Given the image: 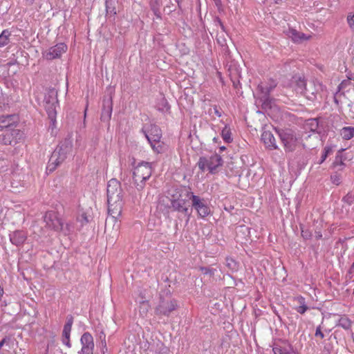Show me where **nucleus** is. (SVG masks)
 Masks as SVG:
<instances>
[{"label": "nucleus", "instance_id": "1", "mask_svg": "<svg viewBox=\"0 0 354 354\" xmlns=\"http://www.w3.org/2000/svg\"><path fill=\"white\" fill-rule=\"evenodd\" d=\"M106 192L108 212L113 218H117L121 214L124 204L120 183L115 178L111 179L107 184Z\"/></svg>", "mask_w": 354, "mask_h": 354}, {"label": "nucleus", "instance_id": "2", "mask_svg": "<svg viewBox=\"0 0 354 354\" xmlns=\"http://www.w3.org/2000/svg\"><path fill=\"white\" fill-rule=\"evenodd\" d=\"M73 142L71 138L62 140L52 153L46 167L47 170L50 172L54 171L66 160L67 155L71 152Z\"/></svg>", "mask_w": 354, "mask_h": 354}, {"label": "nucleus", "instance_id": "3", "mask_svg": "<svg viewBox=\"0 0 354 354\" xmlns=\"http://www.w3.org/2000/svg\"><path fill=\"white\" fill-rule=\"evenodd\" d=\"M278 135L286 153H291L296 150L299 138L295 131L292 129L274 128Z\"/></svg>", "mask_w": 354, "mask_h": 354}, {"label": "nucleus", "instance_id": "4", "mask_svg": "<svg viewBox=\"0 0 354 354\" xmlns=\"http://www.w3.org/2000/svg\"><path fill=\"white\" fill-rule=\"evenodd\" d=\"M151 165L147 162H142L134 167L133 171V180L138 190L143 189L145 181L151 176Z\"/></svg>", "mask_w": 354, "mask_h": 354}, {"label": "nucleus", "instance_id": "5", "mask_svg": "<svg viewBox=\"0 0 354 354\" xmlns=\"http://www.w3.org/2000/svg\"><path fill=\"white\" fill-rule=\"evenodd\" d=\"M44 220L46 223V227L56 232L72 231V227L71 225L66 223V225L64 226L63 220L60 217H59L57 214L55 212H47L44 216Z\"/></svg>", "mask_w": 354, "mask_h": 354}, {"label": "nucleus", "instance_id": "6", "mask_svg": "<svg viewBox=\"0 0 354 354\" xmlns=\"http://www.w3.org/2000/svg\"><path fill=\"white\" fill-rule=\"evenodd\" d=\"M186 198L192 201V206L201 218H205L211 214V209L207 201L194 195L193 192H187Z\"/></svg>", "mask_w": 354, "mask_h": 354}, {"label": "nucleus", "instance_id": "7", "mask_svg": "<svg viewBox=\"0 0 354 354\" xmlns=\"http://www.w3.org/2000/svg\"><path fill=\"white\" fill-rule=\"evenodd\" d=\"M57 95V92L54 89H52L45 94L44 99L45 110L53 124L56 121V107L58 104Z\"/></svg>", "mask_w": 354, "mask_h": 354}, {"label": "nucleus", "instance_id": "8", "mask_svg": "<svg viewBox=\"0 0 354 354\" xmlns=\"http://www.w3.org/2000/svg\"><path fill=\"white\" fill-rule=\"evenodd\" d=\"M24 138V133L19 129L12 128L0 132V144L14 145Z\"/></svg>", "mask_w": 354, "mask_h": 354}, {"label": "nucleus", "instance_id": "9", "mask_svg": "<svg viewBox=\"0 0 354 354\" xmlns=\"http://www.w3.org/2000/svg\"><path fill=\"white\" fill-rule=\"evenodd\" d=\"M168 294H170L169 291L167 292V295ZM176 301L172 299L170 296L167 295L166 297H162L160 295V303L158 308L160 313L168 315L171 311L176 309Z\"/></svg>", "mask_w": 354, "mask_h": 354}, {"label": "nucleus", "instance_id": "10", "mask_svg": "<svg viewBox=\"0 0 354 354\" xmlns=\"http://www.w3.org/2000/svg\"><path fill=\"white\" fill-rule=\"evenodd\" d=\"M67 50V46L64 43H59L49 48L43 53V56L48 60L59 58Z\"/></svg>", "mask_w": 354, "mask_h": 354}, {"label": "nucleus", "instance_id": "11", "mask_svg": "<svg viewBox=\"0 0 354 354\" xmlns=\"http://www.w3.org/2000/svg\"><path fill=\"white\" fill-rule=\"evenodd\" d=\"M80 342L82 344V354H93L94 342L93 337L90 333H84L81 338Z\"/></svg>", "mask_w": 354, "mask_h": 354}, {"label": "nucleus", "instance_id": "12", "mask_svg": "<svg viewBox=\"0 0 354 354\" xmlns=\"http://www.w3.org/2000/svg\"><path fill=\"white\" fill-rule=\"evenodd\" d=\"M187 204V200L186 198H182L180 195L178 198L171 200V207L174 210L182 212L189 217L190 215V212H189V205Z\"/></svg>", "mask_w": 354, "mask_h": 354}, {"label": "nucleus", "instance_id": "13", "mask_svg": "<svg viewBox=\"0 0 354 354\" xmlns=\"http://www.w3.org/2000/svg\"><path fill=\"white\" fill-rule=\"evenodd\" d=\"M261 140L267 149L270 150L279 149L273 133L270 130L267 129L266 127L263 128Z\"/></svg>", "mask_w": 354, "mask_h": 354}, {"label": "nucleus", "instance_id": "14", "mask_svg": "<svg viewBox=\"0 0 354 354\" xmlns=\"http://www.w3.org/2000/svg\"><path fill=\"white\" fill-rule=\"evenodd\" d=\"M257 102L261 104V108L265 111L274 109L276 108L275 100L270 96V95L258 93Z\"/></svg>", "mask_w": 354, "mask_h": 354}, {"label": "nucleus", "instance_id": "15", "mask_svg": "<svg viewBox=\"0 0 354 354\" xmlns=\"http://www.w3.org/2000/svg\"><path fill=\"white\" fill-rule=\"evenodd\" d=\"M17 117L15 115H2L0 116V132L16 127Z\"/></svg>", "mask_w": 354, "mask_h": 354}, {"label": "nucleus", "instance_id": "16", "mask_svg": "<svg viewBox=\"0 0 354 354\" xmlns=\"http://www.w3.org/2000/svg\"><path fill=\"white\" fill-rule=\"evenodd\" d=\"M26 239L27 236L26 233L21 230H16L10 234V242L17 246L23 245Z\"/></svg>", "mask_w": 354, "mask_h": 354}, {"label": "nucleus", "instance_id": "17", "mask_svg": "<svg viewBox=\"0 0 354 354\" xmlns=\"http://www.w3.org/2000/svg\"><path fill=\"white\" fill-rule=\"evenodd\" d=\"M223 160L221 156L217 153L212 155L208 160V170L211 174H215L216 169L221 166Z\"/></svg>", "mask_w": 354, "mask_h": 354}, {"label": "nucleus", "instance_id": "18", "mask_svg": "<svg viewBox=\"0 0 354 354\" xmlns=\"http://www.w3.org/2000/svg\"><path fill=\"white\" fill-rule=\"evenodd\" d=\"M112 113V102L111 99L105 100L103 102V109L102 110L101 120L107 121L110 120Z\"/></svg>", "mask_w": 354, "mask_h": 354}, {"label": "nucleus", "instance_id": "19", "mask_svg": "<svg viewBox=\"0 0 354 354\" xmlns=\"http://www.w3.org/2000/svg\"><path fill=\"white\" fill-rule=\"evenodd\" d=\"M306 81L301 76H294L292 78V84L297 93L302 94L306 87Z\"/></svg>", "mask_w": 354, "mask_h": 354}, {"label": "nucleus", "instance_id": "20", "mask_svg": "<svg viewBox=\"0 0 354 354\" xmlns=\"http://www.w3.org/2000/svg\"><path fill=\"white\" fill-rule=\"evenodd\" d=\"M317 90L315 88V86L313 82H309L306 83L304 93L301 95L305 96L310 100H313L316 97V93Z\"/></svg>", "mask_w": 354, "mask_h": 354}, {"label": "nucleus", "instance_id": "21", "mask_svg": "<svg viewBox=\"0 0 354 354\" xmlns=\"http://www.w3.org/2000/svg\"><path fill=\"white\" fill-rule=\"evenodd\" d=\"M288 35L289 37L292 38L295 42H300L308 39V37H306L305 34L299 32L297 30L292 28H290L288 30Z\"/></svg>", "mask_w": 354, "mask_h": 354}, {"label": "nucleus", "instance_id": "22", "mask_svg": "<svg viewBox=\"0 0 354 354\" xmlns=\"http://www.w3.org/2000/svg\"><path fill=\"white\" fill-rule=\"evenodd\" d=\"M73 324V317L71 315H68L66 317V322L64 326L62 331V336L66 338H70L71 331L72 325Z\"/></svg>", "mask_w": 354, "mask_h": 354}, {"label": "nucleus", "instance_id": "23", "mask_svg": "<svg viewBox=\"0 0 354 354\" xmlns=\"http://www.w3.org/2000/svg\"><path fill=\"white\" fill-rule=\"evenodd\" d=\"M276 84L274 82L266 84H259L257 87V91L259 93H263L270 95V92L276 87Z\"/></svg>", "mask_w": 354, "mask_h": 354}, {"label": "nucleus", "instance_id": "24", "mask_svg": "<svg viewBox=\"0 0 354 354\" xmlns=\"http://www.w3.org/2000/svg\"><path fill=\"white\" fill-rule=\"evenodd\" d=\"M340 134L344 140H350L354 137V127H345L340 131Z\"/></svg>", "mask_w": 354, "mask_h": 354}, {"label": "nucleus", "instance_id": "25", "mask_svg": "<svg viewBox=\"0 0 354 354\" xmlns=\"http://www.w3.org/2000/svg\"><path fill=\"white\" fill-rule=\"evenodd\" d=\"M11 35L10 31L6 29L0 34V47H3L9 43V37Z\"/></svg>", "mask_w": 354, "mask_h": 354}, {"label": "nucleus", "instance_id": "26", "mask_svg": "<svg viewBox=\"0 0 354 354\" xmlns=\"http://www.w3.org/2000/svg\"><path fill=\"white\" fill-rule=\"evenodd\" d=\"M231 135H232V133H231V129H230V127H228L227 125H225L221 132V136H222L223 140L227 143L232 142L233 139H232Z\"/></svg>", "mask_w": 354, "mask_h": 354}, {"label": "nucleus", "instance_id": "27", "mask_svg": "<svg viewBox=\"0 0 354 354\" xmlns=\"http://www.w3.org/2000/svg\"><path fill=\"white\" fill-rule=\"evenodd\" d=\"M142 131L145 138L147 139L149 143L150 144L152 149L155 150V135L153 134L152 131L149 132L147 131L145 127H143Z\"/></svg>", "mask_w": 354, "mask_h": 354}, {"label": "nucleus", "instance_id": "28", "mask_svg": "<svg viewBox=\"0 0 354 354\" xmlns=\"http://www.w3.org/2000/svg\"><path fill=\"white\" fill-rule=\"evenodd\" d=\"M272 351L274 352V354H295L290 351L291 347L290 346L288 348H286L276 344L273 347Z\"/></svg>", "mask_w": 354, "mask_h": 354}, {"label": "nucleus", "instance_id": "29", "mask_svg": "<svg viewBox=\"0 0 354 354\" xmlns=\"http://www.w3.org/2000/svg\"><path fill=\"white\" fill-rule=\"evenodd\" d=\"M337 326L348 330L351 326V322L346 316L344 315L339 319Z\"/></svg>", "mask_w": 354, "mask_h": 354}, {"label": "nucleus", "instance_id": "30", "mask_svg": "<svg viewBox=\"0 0 354 354\" xmlns=\"http://www.w3.org/2000/svg\"><path fill=\"white\" fill-rule=\"evenodd\" d=\"M158 109L163 113L168 112L170 109V106L167 100L162 96H161L160 102H158Z\"/></svg>", "mask_w": 354, "mask_h": 354}, {"label": "nucleus", "instance_id": "31", "mask_svg": "<svg viewBox=\"0 0 354 354\" xmlns=\"http://www.w3.org/2000/svg\"><path fill=\"white\" fill-rule=\"evenodd\" d=\"M169 149L167 144L160 140H156V153H167Z\"/></svg>", "mask_w": 354, "mask_h": 354}, {"label": "nucleus", "instance_id": "32", "mask_svg": "<svg viewBox=\"0 0 354 354\" xmlns=\"http://www.w3.org/2000/svg\"><path fill=\"white\" fill-rule=\"evenodd\" d=\"M307 125L309 127L310 129L313 132H319V122L316 118H311L308 120Z\"/></svg>", "mask_w": 354, "mask_h": 354}, {"label": "nucleus", "instance_id": "33", "mask_svg": "<svg viewBox=\"0 0 354 354\" xmlns=\"http://www.w3.org/2000/svg\"><path fill=\"white\" fill-rule=\"evenodd\" d=\"M198 166L201 171H205V168H208V160L204 157H201L198 162Z\"/></svg>", "mask_w": 354, "mask_h": 354}, {"label": "nucleus", "instance_id": "34", "mask_svg": "<svg viewBox=\"0 0 354 354\" xmlns=\"http://www.w3.org/2000/svg\"><path fill=\"white\" fill-rule=\"evenodd\" d=\"M332 151V149L330 147H326L324 149V151L322 154V156H321V159L319 160V161L318 162V164L321 165L322 164L325 160L326 159V158L328 157V154Z\"/></svg>", "mask_w": 354, "mask_h": 354}, {"label": "nucleus", "instance_id": "35", "mask_svg": "<svg viewBox=\"0 0 354 354\" xmlns=\"http://www.w3.org/2000/svg\"><path fill=\"white\" fill-rule=\"evenodd\" d=\"M342 201L348 205H351L354 203V194L351 192H348L343 197Z\"/></svg>", "mask_w": 354, "mask_h": 354}, {"label": "nucleus", "instance_id": "36", "mask_svg": "<svg viewBox=\"0 0 354 354\" xmlns=\"http://www.w3.org/2000/svg\"><path fill=\"white\" fill-rule=\"evenodd\" d=\"M330 180L333 184L339 185L341 183V175L337 173L332 174L330 176Z\"/></svg>", "mask_w": 354, "mask_h": 354}, {"label": "nucleus", "instance_id": "37", "mask_svg": "<svg viewBox=\"0 0 354 354\" xmlns=\"http://www.w3.org/2000/svg\"><path fill=\"white\" fill-rule=\"evenodd\" d=\"M106 10L107 13L113 15L116 14L115 8L112 6V2L111 1H106Z\"/></svg>", "mask_w": 354, "mask_h": 354}, {"label": "nucleus", "instance_id": "38", "mask_svg": "<svg viewBox=\"0 0 354 354\" xmlns=\"http://www.w3.org/2000/svg\"><path fill=\"white\" fill-rule=\"evenodd\" d=\"M347 22L349 28L354 30V15H348L347 16Z\"/></svg>", "mask_w": 354, "mask_h": 354}, {"label": "nucleus", "instance_id": "39", "mask_svg": "<svg viewBox=\"0 0 354 354\" xmlns=\"http://www.w3.org/2000/svg\"><path fill=\"white\" fill-rule=\"evenodd\" d=\"M301 236L304 239H310L312 237V233L308 230L301 227Z\"/></svg>", "mask_w": 354, "mask_h": 354}, {"label": "nucleus", "instance_id": "40", "mask_svg": "<svg viewBox=\"0 0 354 354\" xmlns=\"http://www.w3.org/2000/svg\"><path fill=\"white\" fill-rule=\"evenodd\" d=\"M295 310L300 313V314H304L306 310L308 309V307L307 305H303V306H299L295 308Z\"/></svg>", "mask_w": 354, "mask_h": 354}, {"label": "nucleus", "instance_id": "41", "mask_svg": "<svg viewBox=\"0 0 354 354\" xmlns=\"http://www.w3.org/2000/svg\"><path fill=\"white\" fill-rule=\"evenodd\" d=\"M7 163L6 160L0 158V174L6 171Z\"/></svg>", "mask_w": 354, "mask_h": 354}, {"label": "nucleus", "instance_id": "42", "mask_svg": "<svg viewBox=\"0 0 354 354\" xmlns=\"http://www.w3.org/2000/svg\"><path fill=\"white\" fill-rule=\"evenodd\" d=\"M315 335V337H319L321 339L324 337V334L322 331V327L320 325L317 327Z\"/></svg>", "mask_w": 354, "mask_h": 354}, {"label": "nucleus", "instance_id": "43", "mask_svg": "<svg viewBox=\"0 0 354 354\" xmlns=\"http://www.w3.org/2000/svg\"><path fill=\"white\" fill-rule=\"evenodd\" d=\"M353 276H354V262L352 263V265L350 267V268L348 271V273H347V277L349 279L353 278Z\"/></svg>", "mask_w": 354, "mask_h": 354}, {"label": "nucleus", "instance_id": "44", "mask_svg": "<svg viewBox=\"0 0 354 354\" xmlns=\"http://www.w3.org/2000/svg\"><path fill=\"white\" fill-rule=\"evenodd\" d=\"M10 340V338L6 336L1 341H0V350L4 344H8Z\"/></svg>", "mask_w": 354, "mask_h": 354}, {"label": "nucleus", "instance_id": "45", "mask_svg": "<svg viewBox=\"0 0 354 354\" xmlns=\"http://www.w3.org/2000/svg\"><path fill=\"white\" fill-rule=\"evenodd\" d=\"M201 270L203 271V272L205 274H213V272L211 269L208 268H205V267H202L201 268Z\"/></svg>", "mask_w": 354, "mask_h": 354}, {"label": "nucleus", "instance_id": "46", "mask_svg": "<svg viewBox=\"0 0 354 354\" xmlns=\"http://www.w3.org/2000/svg\"><path fill=\"white\" fill-rule=\"evenodd\" d=\"M62 342L64 344L67 346L68 348L71 346V342H70V338H66V337L62 336Z\"/></svg>", "mask_w": 354, "mask_h": 354}, {"label": "nucleus", "instance_id": "47", "mask_svg": "<svg viewBox=\"0 0 354 354\" xmlns=\"http://www.w3.org/2000/svg\"><path fill=\"white\" fill-rule=\"evenodd\" d=\"M296 300L299 304V306L306 305L305 302V299L301 296L297 297L296 298Z\"/></svg>", "mask_w": 354, "mask_h": 354}, {"label": "nucleus", "instance_id": "48", "mask_svg": "<svg viewBox=\"0 0 354 354\" xmlns=\"http://www.w3.org/2000/svg\"><path fill=\"white\" fill-rule=\"evenodd\" d=\"M338 159H339V158L337 157L335 161L333 163L335 167H338V166L341 167V166L344 165V162L341 160H339V161Z\"/></svg>", "mask_w": 354, "mask_h": 354}, {"label": "nucleus", "instance_id": "49", "mask_svg": "<svg viewBox=\"0 0 354 354\" xmlns=\"http://www.w3.org/2000/svg\"><path fill=\"white\" fill-rule=\"evenodd\" d=\"M154 226H155V223L149 221V222L147 225L148 230L152 232Z\"/></svg>", "mask_w": 354, "mask_h": 354}, {"label": "nucleus", "instance_id": "50", "mask_svg": "<svg viewBox=\"0 0 354 354\" xmlns=\"http://www.w3.org/2000/svg\"><path fill=\"white\" fill-rule=\"evenodd\" d=\"M315 238L317 240L322 239V234L321 233V232H315Z\"/></svg>", "mask_w": 354, "mask_h": 354}, {"label": "nucleus", "instance_id": "51", "mask_svg": "<svg viewBox=\"0 0 354 354\" xmlns=\"http://www.w3.org/2000/svg\"><path fill=\"white\" fill-rule=\"evenodd\" d=\"M347 77L349 80H353L354 81V73H347Z\"/></svg>", "mask_w": 354, "mask_h": 354}, {"label": "nucleus", "instance_id": "52", "mask_svg": "<svg viewBox=\"0 0 354 354\" xmlns=\"http://www.w3.org/2000/svg\"><path fill=\"white\" fill-rule=\"evenodd\" d=\"M214 113L218 117H221V113L218 111V109L216 107L214 108Z\"/></svg>", "mask_w": 354, "mask_h": 354}, {"label": "nucleus", "instance_id": "53", "mask_svg": "<svg viewBox=\"0 0 354 354\" xmlns=\"http://www.w3.org/2000/svg\"><path fill=\"white\" fill-rule=\"evenodd\" d=\"M81 216H82V219L85 221V223H88V221L87 219V217H86V216L84 214H82Z\"/></svg>", "mask_w": 354, "mask_h": 354}, {"label": "nucleus", "instance_id": "54", "mask_svg": "<svg viewBox=\"0 0 354 354\" xmlns=\"http://www.w3.org/2000/svg\"><path fill=\"white\" fill-rule=\"evenodd\" d=\"M100 338L102 339V341L105 339V334L103 332L100 333Z\"/></svg>", "mask_w": 354, "mask_h": 354}, {"label": "nucleus", "instance_id": "55", "mask_svg": "<svg viewBox=\"0 0 354 354\" xmlns=\"http://www.w3.org/2000/svg\"><path fill=\"white\" fill-rule=\"evenodd\" d=\"M163 350L164 351L162 352H160L159 354H168V349L167 348H164Z\"/></svg>", "mask_w": 354, "mask_h": 354}, {"label": "nucleus", "instance_id": "56", "mask_svg": "<svg viewBox=\"0 0 354 354\" xmlns=\"http://www.w3.org/2000/svg\"><path fill=\"white\" fill-rule=\"evenodd\" d=\"M337 93H336V94H335V95H337ZM334 102H335V103H336L337 104H339V101H338V100H337V98L336 95H335V96H334Z\"/></svg>", "mask_w": 354, "mask_h": 354}, {"label": "nucleus", "instance_id": "57", "mask_svg": "<svg viewBox=\"0 0 354 354\" xmlns=\"http://www.w3.org/2000/svg\"><path fill=\"white\" fill-rule=\"evenodd\" d=\"M225 149H226V148H225V147L222 146V147H220V151H224Z\"/></svg>", "mask_w": 354, "mask_h": 354}, {"label": "nucleus", "instance_id": "58", "mask_svg": "<svg viewBox=\"0 0 354 354\" xmlns=\"http://www.w3.org/2000/svg\"><path fill=\"white\" fill-rule=\"evenodd\" d=\"M150 5H151V10H152L153 11H154V9H155V8H154V6H153V4L151 2H150Z\"/></svg>", "mask_w": 354, "mask_h": 354}, {"label": "nucleus", "instance_id": "59", "mask_svg": "<svg viewBox=\"0 0 354 354\" xmlns=\"http://www.w3.org/2000/svg\"><path fill=\"white\" fill-rule=\"evenodd\" d=\"M344 82L345 81L342 82L341 84L339 86V91L340 90V86L342 85L343 84H344Z\"/></svg>", "mask_w": 354, "mask_h": 354}, {"label": "nucleus", "instance_id": "60", "mask_svg": "<svg viewBox=\"0 0 354 354\" xmlns=\"http://www.w3.org/2000/svg\"><path fill=\"white\" fill-rule=\"evenodd\" d=\"M216 140H217V139H216V138H214V141H215V142H216Z\"/></svg>", "mask_w": 354, "mask_h": 354}]
</instances>
